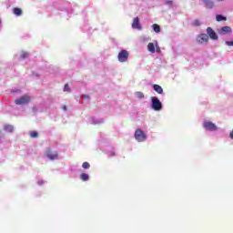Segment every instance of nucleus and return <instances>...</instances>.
Returning a JSON list of instances; mask_svg holds the SVG:
<instances>
[{"mask_svg":"<svg viewBox=\"0 0 233 233\" xmlns=\"http://www.w3.org/2000/svg\"><path fill=\"white\" fill-rule=\"evenodd\" d=\"M46 157L50 159V160H55L58 158V152L55 151H51V149H47L46 151Z\"/></svg>","mask_w":233,"mask_h":233,"instance_id":"6e6552de","label":"nucleus"},{"mask_svg":"<svg viewBox=\"0 0 233 233\" xmlns=\"http://www.w3.org/2000/svg\"><path fill=\"white\" fill-rule=\"evenodd\" d=\"M203 127L206 128L208 131H218V126H216L213 122L211 121H205L203 123Z\"/></svg>","mask_w":233,"mask_h":233,"instance_id":"20e7f679","label":"nucleus"},{"mask_svg":"<svg viewBox=\"0 0 233 233\" xmlns=\"http://www.w3.org/2000/svg\"><path fill=\"white\" fill-rule=\"evenodd\" d=\"M64 91H65V92H69V91H70V88H69L68 84H66L65 88H64Z\"/></svg>","mask_w":233,"mask_h":233,"instance_id":"5701e85b","label":"nucleus"},{"mask_svg":"<svg viewBox=\"0 0 233 233\" xmlns=\"http://www.w3.org/2000/svg\"><path fill=\"white\" fill-rule=\"evenodd\" d=\"M80 179H81L82 181H87V180L89 179L88 174H81Z\"/></svg>","mask_w":233,"mask_h":233,"instance_id":"a211bd4d","label":"nucleus"},{"mask_svg":"<svg viewBox=\"0 0 233 233\" xmlns=\"http://www.w3.org/2000/svg\"><path fill=\"white\" fill-rule=\"evenodd\" d=\"M225 44L228 46H233V40L232 41H227Z\"/></svg>","mask_w":233,"mask_h":233,"instance_id":"b1692460","label":"nucleus"},{"mask_svg":"<svg viewBox=\"0 0 233 233\" xmlns=\"http://www.w3.org/2000/svg\"><path fill=\"white\" fill-rule=\"evenodd\" d=\"M232 32V28L230 26H222L219 30V34L227 35Z\"/></svg>","mask_w":233,"mask_h":233,"instance_id":"9d476101","label":"nucleus"},{"mask_svg":"<svg viewBox=\"0 0 233 233\" xmlns=\"http://www.w3.org/2000/svg\"><path fill=\"white\" fill-rule=\"evenodd\" d=\"M85 98H86V99H88V98H89V96H86Z\"/></svg>","mask_w":233,"mask_h":233,"instance_id":"c756f323","label":"nucleus"},{"mask_svg":"<svg viewBox=\"0 0 233 233\" xmlns=\"http://www.w3.org/2000/svg\"><path fill=\"white\" fill-rule=\"evenodd\" d=\"M6 130L12 131L13 130V127L12 126H6Z\"/></svg>","mask_w":233,"mask_h":233,"instance_id":"a878e982","label":"nucleus"},{"mask_svg":"<svg viewBox=\"0 0 233 233\" xmlns=\"http://www.w3.org/2000/svg\"><path fill=\"white\" fill-rule=\"evenodd\" d=\"M135 95H136V96H137V98H139V99H144V97H145L144 93H143V92H140V91L136 92Z\"/></svg>","mask_w":233,"mask_h":233,"instance_id":"f3484780","label":"nucleus"},{"mask_svg":"<svg viewBox=\"0 0 233 233\" xmlns=\"http://www.w3.org/2000/svg\"><path fill=\"white\" fill-rule=\"evenodd\" d=\"M192 25H194L196 27L200 26L201 23H200L199 19L194 20L193 23H192Z\"/></svg>","mask_w":233,"mask_h":233,"instance_id":"aec40b11","label":"nucleus"},{"mask_svg":"<svg viewBox=\"0 0 233 233\" xmlns=\"http://www.w3.org/2000/svg\"><path fill=\"white\" fill-rule=\"evenodd\" d=\"M153 89L157 94L162 95L164 92L162 86L157 84L153 85Z\"/></svg>","mask_w":233,"mask_h":233,"instance_id":"f8f14e48","label":"nucleus"},{"mask_svg":"<svg viewBox=\"0 0 233 233\" xmlns=\"http://www.w3.org/2000/svg\"><path fill=\"white\" fill-rule=\"evenodd\" d=\"M207 34H208V37H210V39H212L214 41H217L218 39V35L215 33L213 28H211V27L207 28Z\"/></svg>","mask_w":233,"mask_h":233,"instance_id":"0eeeda50","label":"nucleus"},{"mask_svg":"<svg viewBox=\"0 0 233 233\" xmlns=\"http://www.w3.org/2000/svg\"><path fill=\"white\" fill-rule=\"evenodd\" d=\"M229 138L233 139V130L229 133Z\"/></svg>","mask_w":233,"mask_h":233,"instance_id":"bb28decb","label":"nucleus"},{"mask_svg":"<svg viewBox=\"0 0 233 233\" xmlns=\"http://www.w3.org/2000/svg\"><path fill=\"white\" fill-rule=\"evenodd\" d=\"M13 13L15 14V16H21L22 14H23V11H22V9L19 8V7H15V8L13 9Z\"/></svg>","mask_w":233,"mask_h":233,"instance_id":"ddd939ff","label":"nucleus"},{"mask_svg":"<svg viewBox=\"0 0 233 233\" xmlns=\"http://www.w3.org/2000/svg\"><path fill=\"white\" fill-rule=\"evenodd\" d=\"M31 97L28 95H24L23 96H20L18 98L15 99V105H27L30 103Z\"/></svg>","mask_w":233,"mask_h":233,"instance_id":"f03ea898","label":"nucleus"},{"mask_svg":"<svg viewBox=\"0 0 233 233\" xmlns=\"http://www.w3.org/2000/svg\"><path fill=\"white\" fill-rule=\"evenodd\" d=\"M132 28L133 29H137V30H141V25L139 23V18L136 17L135 19H133V23H132Z\"/></svg>","mask_w":233,"mask_h":233,"instance_id":"1a4fd4ad","label":"nucleus"},{"mask_svg":"<svg viewBox=\"0 0 233 233\" xmlns=\"http://www.w3.org/2000/svg\"><path fill=\"white\" fill-rule=\"evenodd\" d=\"M38 185H39V186H42V185H43V181H42V180H39V181H38Z\"/></svg>","mask_w":233,"mask_h":233,"instance_id":"c85d7f7f","label":"nucleus"},{"mask_svg":"<svg viewBox=\"0 0 233 233\" xmlns=\"http://www.w3.org/2000/svg\"><path fill=\"white\" fill-rule=\"evenodd\" d=\"M165 4L168 5H172L173 2L171 0H165Z\"/></svg>","mask_w":233,"mask_h":233,"instance_id":"393cba45","label":"nucleus"},{"mask_svg":"<svg viewBox=\"0 0 233 233\" xmlns=\"http://www.w3.org/2000/svg\"><path fill=\"white\" fill-rule=\"evenodd\" d=\"M63 111H66V106H62Z\"/></svg>","mask_w":233,"mask_h":233,"instance_id":"cd10ccee","label":"nucleus"},{"mask_svg":"<svg viewBox=\"0 0 233 233\" xmlns=\"http://www.w3.org/2000/svg\"><path fill=\"white\" fill-rule=\"evenodd\" d=\"M91 167V165L88 162L82 163V168L88 169Z\"/></svg>","mask_w":233,"mask_h":233,"instance_id":"412c9836","label":"nucleus"},{"mask_svg":"<svg viewBox=\"0 0 233 233\" xmlns=\"http://www.w3.org/2000/svg\"><path fill=\"white\" fill-rule=\"evenodd\" d=\"M147 51H149L151 53H155V46L153 43L147 44Z\"/></svg>","mask_w":233,"mask_h":233,"instance_id":"dca6fc26","label":"nucleus"},{"mask_svg":"<svg viewBox=\"0 0 233 233\" xmlns=\"http://www.w3.org/2000/svg\"><path fill=\"white\" fill-rule=\"evenodd\" d=\"M29 136L32 138H36V137H39V134L37 132H35V131H33V132H30Z\"/></svg>","mask_w":233,"mask_h":233,"instance_id":"6ab92c4d","label":"nucleus"},{"mask_svg":"<svg viewBox=\"0 0 233 233\" xmlns=\"http://www.w3.org/2000/svg\"><path fill=\"white\" fill-rule=\"evenodd\" d=\"M197 41L200 45L207 44L209 41V36L206 34L198 35L197 37Z\"/></svg>","mask_w":233,"mask_h":233,"instance_id":"423d86ee","label":"nucleus"},{"mask_svg":"<svg viewBox=\"0 0 233 233\" xmlns=\"http://www.w3.org/2000/svg\"><path fill=\"white\" fill-rule=\"evenodd\" d=\"M135 139L137 142H144L146 139V135L141 129H137L135 133Z\"/></svg>","mask_w":233,"mask_h":233,"instance_id":"39448f33","label":"nucleus"},{"mask_svg":"<svg viewBox=\"0 0 233 233\" xmlns=\"http://www.w3.org/2000/svg\"><path fill=\"white\" fill-rule=\"evenodd\" d=\"M151 108L155 111L162 110V103L157 96L151 97Z\"/></svg>","mask_w":233,"mask_h":233,"instance_id":"f257e3e1","label":"nucleus"},{"mask_svg":"<svg viewBox=\"0 0 233 233\" xmlns=\"http://www.w3.org/2000/svg\"><path fill=\"white\" fill-rule=\"evenodd\" d=\"M129 57V53L126 50L123 49L120 53H118V61H120V63H126L127 60H128Z\"/></svg>","mask_w":233,"mask_h":233,"instance_id":"7ed1b4c3","label":"nucleus"},{"mask_svg":"<svg viewBox=\"0 0 233 233\" xmlns=\"http://www.w3.org/2000/svg\"><path fill=\"white\" fill-rule=\"evenodd\" d=\"M153 28L156 34L161 33V26H159L157 24H154Z\"/></svg>","mask_w":233,"mask_h":233,"instance_id":"4468645a","label":"nucleus"},{"mask_svg":"<svg viewBox=\"0 0 233 233\" xmlns=\"http://www.w3.org/2000/svg\"><path fill=\"white\" fill-rule=\"evenodd\" d=\"M216 20L217 22L227 21V17L223 16L222 15H217Z\"/></svg>","mask_w":233,"mask_h":233,"instance_id":"2eb2a0df","label":"nucleus"},{"mask_svg":"<svg viewBox=\"0 0 233 233\" xmlns=\"http://www.w3.org/2000/svg\"><path fill=\"white\" fill-rule=\"evenodd\" d=\"M203 4L208 9H213L214 7V1L213 0H202Z\"/></svg>","mask_w":233,"mask_h":233,"instance_id":"9b49d317","label":"nucleus"},{"mask_svg":"<svg viewBox=\"0 0 233 233\" xmlns=\"http://www.w3.org/2000/svg\"><path fill=\"white\" fill-rule=\"evenodd\" d=\"M21 57H22V59L27 58L28 57V53H26V52L22 53Z\"/></svg>","mask_w":233,"mask_h":233,"instance_id":"4be33fe9","label":"nucleus"}]
</instances>
